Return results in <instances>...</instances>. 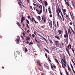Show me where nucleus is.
Listing matches in <instances>:
<instances>
[{"label": "nucleus", "mask_w": 75, "mask_h": 75, "mask_svg": "<svg viewBox=\"0 0 75 75\" xmlns=\"http://www.w3.org/2000/svg\"><path fill=\"white\" fill-rule=\"evenodd\" d=\"M61 61L62 62V63L63 64H62V67L63 68L65 69V67H67V66L66 65V64H65L63 62H62V60H61Z\"/></svg>", "instance_id": "f257e3e1"}, {"label": "nucleus", "mask_w": 75, "mask_h": 75, "mask_svg": "<svg viewBox=\"0 0 75 75\" xmlns=\"http://www.w3.org/2000/svg\"><path fill=\"white\" fill-rule=\"evenodd\" d=\"M66 34L64 35V38H68V32H67V31L66 30L65 31Z\"/></svg>", "instance_id": "f03ea898"}, {"label": "nucleus", "mask_w": 75, "mask_h": 75, "mask_svg": "<svg viewBox=\"0 0 75 75\" xmlns=\"http://www.w3.org/2000/svg\"><path fill=\"white\" fill-rule=\"evenodd\" d=\"M17 44H18V42H20V37H18V38L16 40Z\"/></svg>", "instance_id": "7ed1b4c3"}, {"label": "nucleus", "mask_w": 75, "mask_h": 75, "mask_svg": "<svg viewBox=\"0 0 75 75\" xmlns=\"http://www.w3.org/2000/svg\"><path fill=\"white\" fill-rule=\"evenodd\" d=\"M55 45L57 47H58V41H55Z\"/></svg>", "instance_id": "20e7f679"}, {"label": "nucleus", "mask_w": 75, "mask_h": 75, "mask_svg": "<svg viewBox=\"0 0 75 75\" xmlns=\"http://www.w3.org/2000/svg\"><path fill=\"white\" fill-rule=\"evenodd\" d=\"M41 7V9L40 11V12L38 13V14H41L42 13V6L41 5H40Z\"/></svg>", "instance_id": "39448f33"}, {"label": "nucleus", "mask_w": 75, "mask_h": 75, "mask_svg": "<svg viewBox=\"0 0 75 75\" xmlns=\"http://www.w3.org/2000/svg\"><path fill=\"white\" fill-rule=\"evenodd\" d=\"M49 25H50V27L51 28H52V21H51L50 22V23H49Z\"/></svg>", "instance_id": "423d86ee"}, {"label": "nucleus", "mask_w": 75, "mask_h": 75, "mask_svg": "<svg viewBox=\"0 0 75 75\" xmlns=\"http://www.w3.org/2000/svg\"><path fill=\"white\" fill-rule=\"evenodd\" d=\"M58 32L59 33V35L61 34V32H62V30H58Z\"/></svg>", "instance_id": "0eeeda50"}, {"label": "nucleus", "mask_w": 75, "mask_h": 75, "mask_svg": "<svg viewBox=\"0 0 75 75\" xmlns=\"http://www.w3.org/2000/svg\"><path fill=\"white\" fill-rule=\"evenodd\" d=\"M48 11L50 14H51V13H51V8H50V7L48 8Z\"/></svg>", "instance_id": "6e6552de"}, {"label": "nucleus", "mask_w": 75, "mask_h": 75, "mask_svg": "<svg viewBox=\"0 0 75 75\" xmlns=\"http://www.w3.org/2000/svg\"><path fill=\"white\" fill-rule=\"evenodd\" d=\"M44 65L46 68H48V65L47 64H45Z\"/></svg>", "instance_id": "1a4fd4ad"}, {"label": "nucleus", "mask_w": 75, "mask_h": 75, "mask_svg": "<svg viewBox=\"0 0 75 75\" xmlns=\"http://www.w3.org/2000/svg\"><path fill=\"white\" fill-rule=\"evenodd\" d=\"M66 51L67 52L69 55H70V54H69V50L68 49V48H66Z\"/></svg>", "instance_id": "9d476101"}, {"label": "nucleus", "mask_w": 75, "mask_h": 75, "mask_svg": "<svg viewBox=\"0 0 75 75\" xmlns=\"http://www.w3.org/2000/svg\"><path fill=\"white\" fill-rule=\"evenodd\" d=\"M68 48H69L70 50L71 48V45L69 44V45H68Z\"/></svg>", "instance_id": "9b49d317"}, {"label": "nucleus", "mask_w": 75, "mask_h": 75, "mask_svg": "<svg viewBox=\"0 0 75 75\" xmlns=\"http://www.w3.org/2000/svg\"><path fill=\"white\" fill-rule=\"evenodd\" d=\"M55 37L58 40H60V38H59V37L58 36H55Z\"/></svg>", "instance_id": "f8f14e48"}, {"label": "nucleus", "mask_w": 75, "mask_h": 75, "mask_svg": "<svg viewBox=\"0 0 75 75\" xmlns=\"http://www.w3.org/2000/svg\"><path fill=\"white\" fill-rule=\"evenodd\" d=\"M71 3H72L71 4L72 6H73V7H74V8H75V5H74V3H73V2H71Z\"/></svg>", "instance_id": "ddd939ff"}, {"label": "nucleus", "mask_w": 75, "mask_h": 75, "mask_svg": "<svg viewBox=\"0 0 75 75\" xmlns=\"http://www.w3.org/2000/svg\"><path fill=\"white\" fill-rule=\"evenodd\" d=\"M44 49H45V50H46V51H47V52H48V54L50 53V52L48 50L46 49V48H45Z\"/></svg>", "instance_id": "4468645a"}, {"label": "nucleus", "mask_w": 75, "mask_h": 75, "mask_svg": "<svg viewBox=\"0 0 75 75\" xmlns=\"http://www.w3.org/2000/svg\"><path fill=\"white\" fill-rule=\"evenodd\" d=\"M37 35H39V36H40V37H41V38H44L41 35H40L38 33L37 34Z\"/></svg>", "instance_id": "2eb2a0df"}, {"label": "nucleus", "mask_w": 75, "mask_h": 75, "mask_svg": "<svg viewBox=\"0 0 75 75\" xmlns=\"http://www.w3.org/2000/svg\"><path fill=\"white\" fill-rule=\"evenodd\" d=\"M17 25H18V26H19V27H20L21 26V25H20V23H19L18 22H17Z\"/></svg>", "instance_id": "dca6fc26"}, {"label": "nucleus", "mask_w": 75, "mask_h": 75, "mask_svg": "<svg viewBox=\"0 0 75 75\" xmlns=\"http://www.w3.org/2000/svg\"><path fill=\"white\" fill-rule=\"evenodd\" d=\"M55 60L58 63V64H59V62H58V60H57V59H55Z\"/></svg>", "instance_id": "f3484780"}, {"label": "nucleus", "mask_w": 75, "mask_h": 75, "mask_svg": "<svg viewBox=\"0 0 75 75\" xmlns=\"http://www.w3.org/2000/svg\"><path fill=\"white\" fill-rule=\"evenodd\" d=\"M65 71L66 72V74H67V75H68V71L66 69H65Z\"/></svg>", "instance_id": "a211bd4d"}, {"label": "nucleus", "mask_w": 75, "mask_h": 75, "mask_svg": "<svg viewBox=\"0 0 75 75\" xmlns=\"http://www.w3.org/2000/svg\"><path fill=\"white\" fill-rule=\"evenodd\" d=\"M68 69L69 71H71V68H70V67H69V66L68 65Z\"/></svg>", "instance_id": "6ab92c4d"}, {"label": "nucleus", "mask_w": 75, "mask_h": 75, "mask_svg": "<svg viewBox=\"0 0 75 75\" xmlns=\"http://www.w3.org/2000/svg\"><path fill=\"white\" fill-rule=\"evenodd\" d=\"M63 61L64 62L65 64H67V62L65 61V60H63Z\"/></svg>", "instance_id": "aec40b11"}, {"label": "nucleus", "mask_w": 75, "mask_h": 75, "mask_svg": "<svg viewBox=\"0 0 75 75\" xmlns=\"http://www.w3.org/2000/svg\"><path fill=\"white\" fill-rule=\"evenodd\" d=\"M18 4L20 6V7H22L21 5V4H20V2H18Z\"/></svg>", "instance_id": "412c9836"}, {"label": "nucleus", "mask_w": 75, "mask_h": 75, "mask_svg": "<svg viewBox=\"0 0 75 75\" xmlns=\"http://www.w3.org/2000/svg\"><path fill=\"white\" fill-rule=\"evenodd\" d=\"M45 6H47L48 5V3L47 2H45Z\"/></svg>", "instance_id": "4be33fe9"}, {"label": "nucleus", "mask_w": 75, "mask_h": 75, "mask_svg": "<svg viewBox=\"0 0 75 75\" xmlns=\"http://www.w3.org/2000/svg\"><path fill=\"white\" fill-rule=\"evenodd\" d=\"M24 18H25V17H22L21 19V20H23V21H24Z\"/></svg>", "instance_id": "5701e85b"}, {"label": "nucleus", "mask_w": 75, "mask_h": 75, "mask_svg": "<svg viewBox=\"0 0 75 75\" xmlns=\"http://www.w3.org/2000/svg\"><path fill=\"white\" fill-rule=\"evenodd\" d=\"M43 39L45 41H46V43H48V42L47 41V40H46V39H45V38H43Z\"/></svg>", "instance_id": "b1692460"}, {"label": "nucleus", "mask_w": 75, "mask_h": 75, "mask_svg": "<svg viewBox=\"0 0 75 75\" xmlns=\"http://www.w3.org/2000/svg\"><path fill=\"white\" fill-rule=\"evenodd\" d=\"M26 21L27 23H28V24H30V22H29V21H28V20L26 19Z\"/></svg>", "instance_id": "393cba45"}, {"label": "nucleus", "mask_w": 75, "mask_h": 75, "mask_svg": "<svg viewBox=\"0 0 75 75\" xmlns=\"http://www.w3.org/2000/svg\"><path fill=\"white\" fill-rule=\"evenodd\" d=\"M32 44H33V43L32 42H30L29 44V45H31Z\"/></svg>", "instance_id": "a878e982"}, {"label": "nucleus", "mask_w": 75, "mask_h": 75, "mask_svg": "<svg viewBox=\"0 0 75 75\" xmlns=\"http://www.w3.org/2000/svg\"><path fill=\"white\" fill-rule=\"evenodd\" d=\"M35 41H36V42H39L37 40V38H36V37H35Z\"/></svg>", "instance_id": "bb28decb"}, {"label": "nucleus", "mask_w": 75, "mask_h": 75, "mask_svg": "<svg viewBox=\"0 0 75 75\" xmlns=\"http://www.w3.org/2000/svg\"><path fill=\"white\" fill-rule=\"evenodd\" d=\"M25 51L26 52H27V51H28V50H27V49L26 48H25Z\"/></svg>", "instance_id": "cd10ccee"}, {"label": "nucleus", "mask_w": 75, "mask_h": 75, "mask_svg": "<svg viewBox=\"0 0 75 75\" xmlns=\"http://www.w3.org/2000/svg\"><path fill=\"white\" fill-rule=\"evenodd\" d=\"M57 14L58 16V17H59L60 16H59V13L58 12H57Z\"/></svg>", "instance_id": "c85d7f7f"}, {"label": "nucleus", "mask_w": 75, "mask_h": 75, "mask_svg": "<svg viewBox=\"0 0 75 75\" xmlns=\"http://www.w3.org/2000/svg\"><path fill=\"white\" fill-rule=\"evenodd\" d=\"M71 30H70V29H68V33H69H69H71Z\"/></svg>", "instance_id": "c756f323"}, {"label": "nucleus", "mask_w": 75, "mask_h": 75, "mask_svg": "<svg viewBox=\"0 0 75 75\" xmlns=\"http://www.w3.org/2000/svg\"><path fill=\"white\" fill-rule=\"evenodd\" d=\"M48 59L49 61H50V62H51V59H50V58H49V57H48Z\"/></svg>", "instance_id": "7c9ffc66"}, {"label": "nucleus", "mask_w": 75, "mask_h": 75, "mask_svg": "<svg viewBox=\"0 0 75 75\" xmlns=\"http://www.w3.org/2000/svg\"><path fill=\"white\" fill-rule=\"evenodd\" d=\"M32 22H33V21H34V18H32Z\"/></svg>", "instance_id": "2f4dec72"}, {"label": "nucleus", "mask_w": 75, "mask_h": 75, "mask_svg": "<svg viewBox=\"0 0 75 75\" xmlns=\"http://www.w3.org/2000/svg\"><path fill=\"white\" fill-rule=\"evenodd\" d=\"M61 14L62 16V17H64V16H63V15L62 14V12H61Z\"/></svg>", "instance_id": "473e14b6"}, {"label": "nucleus", "mask_w": 75, "mask_h": 75, "mask_svg": "<svg viewBox=\"0 0 75 75\" xmlns=\"http://www.w3.org/2000/svg\"><path fill=\"white\" fill-rule=\"evenodd\" d=\"M32 35V37H33V38L35 37V35H34V34H33Z\"/></svg>", "instance_id": "72a5a7b5"}, {"label": "nucleus", "mask_w": 75, "mask_h": 75, "mask_svg": "<svg viewBox=\"0 0 75 75\" xmlns=\"http://www.w3.org/2000/svg\"><path fill=\"white\" fill-rule=\"evenodd\" d=\"M66 4H67V6H69V3H68V2H67Z\"/></svg>", "instance_id": "f704fd0d"}, {"label": "nucleus", "mask_w": 75, "mask_h": 75, "mask_svg": "<svg viewBox=\"0 0 75 75\" xmlns=\"http://www.w3.org/2000/svg\"><path fill=\"white\" fill-rule=\"evenodd\" d=\"M62 60H65V57H64L63 58H62Z\"/></svg>", "instance_id": "c9c22d12"}, {"label": "nucleus", "mask_w": 75, "mask_h": 75, "mask_svg": "<svg viewBox=\"0 0 75 75\" xmlns=\"http://www.w3.org/2000/svg\"><path fill=\"white\" fill-rule=\"evenodd\" d=\"M59 13H62V12H61V10H59Z\"/></svg>", "instance_id": "e433bc0d"}, {"label": "nucleus", "mask_w": 75, "mask_h": 75, "mask_svg": "<svg viewBox=\"0 0 75 75\" xmlns=\"http://www.w3.org/2000/svg\"><path fill=\"white\" fill-rule=\"evenodd\" d=\"M71 50H72V51L73 52L74 54L75 52H74V49H73V48H71Z\"/></svg>", "instance_id": "4c0bfd02"}, {"label": "nucleus", "mask_w": 75, "mask_h": 75, "mask_svg": "<svg viewBox=\"0 0 75 75\" xmlns=\"http://www.w3.org/2000/svg\"><path fill=\"white\" fill-rule=\"evenodd\" d=\"M38 63H39V65L40 66H41V63H40L39 62H38Z\"/></svg>", "instance_id": "58836bf2"}, {"label": "nucleus", "mask_w": 75, "mask_h": 75, "mask_svg": "<svg viewBox=\"0 0 75 75\" xmlns=\"http://www.w3.org/2000/svg\"><path fill=\"white\" fill-rule=\"evenodd\" d=\"M72 32H73V34H74V35H75V32H74V30H72Z\"/></svg>", "instance_id": "ea45409f"}, {"label": "nucleus", "mask_w": 75, "mask_h": 75, "mask_svg": "<svg viewBox=\"0 0 75 75\" xmlns=\"http://www.w3.org/2000/svg\"><path fill=\"white\" fill-rule=\"evenodd\" d=\"M26 25H27V27H28V28H30L29 27V26H28V24H26Z\"/></svg>", "instance_id": "a19ab883"}, {"label": "nucleus", "mask_w": 75, "mask_h": 75, "mask_svg": "<svg viewBox=\"0 0 75 75\" xmlns=\"http://www.w3.org/2000/svg\"><path fill=\"white\" fill-rule=\"evenodd\" d=\"M50 42L51 44H52V40H50Z\"/></svg>", "instance_id": "79ce46f5"}, {"label": "nucleus", "mask_w": 75, "mask_h": 75, "mask_svg": "<svg viewBox=\"0 0 75 75\" xmlns=\"http://www.w3.org/2000/svg\"><path fill=\"white\" fill-rule=\"evenodd\" d=\"M21 38H22L23 40H24V38H23V37L22 35H21Z\"/></svg>", "instance_id": "37998d69"}, {"label": "nucleus", "mask_w": 75, "mask_h": 75, "mask_svg": "<svg viewBox=\"0 0 75 75\" xmlns=\"http://www.w3.org/2000/svg\"><path fill=\"white\" fill-rule=\"evenodd\" d=\"M28 18H30V20H31V18H30V16H28Z\"/></svg>", "instance_id": "c03bdc74"}, {"label": "nucleus", "mask_w": 75, "mask_h": 75, "mask_svg": "<svg viewBox=\"0 0 75 75\" xmlns=\"http://www.w3.org/2000/svg\"><path fill=\"white\" fill-rule=\"evenodd\" d=\"M67 18L68 20H69V16H68Z\"/></svg>", "instance_id": "a18cd8bd"}, {"label": "nucleus", "mask_w": 75, "mask_h": 75, "mask_svg": "<svg viewBox=\"0 0 75 75\" xmlns=\"http://www.w3.org/2000/svg\"><path fill=\"white\" fill-rule=\"evenodd\" d=\"M34 21H35V23H36V24L37 23H38V22H37L36 21H35V20H34Z\"/></svg>", "instance_id": "49530a36"}, {"label": "nucleus", "mask_w": 75, "mask_h": 75, "mask_svg": "<svg viewBox=\"0 0 75 75\" xmlns=\"http://www.w3.org/2000/svg\"><path fill=\"white\" fill-rule=\"evenodd\" d=\"M66 11H67V10L66 9L63 10V11H64V12H66Z\"/></svg>", "instance_id": "de8ad7c7"}, {"label": "nucleus", "mask_w": 75, "mask_h": 75, "mask_svg": "<svg viewBox=\"0 0 75 75\" xmlns=\"http://www.w3.org/2000/svg\"><path fill=\"white\" fill-rule=\"evenodd\" d=\"M51 68L52 70H53V71L54 70V68H53V67H51Z\"/></svg>", "instance_id": "09e8293b"}, {"label": "nucleus", "mask_w": 75, "mask_h": 75, "mask_svg": "<svg viewBox=\"0 0 75 75\" xmlns=\"http://www.w3.org/2000/svg\"><path fill=\"white\" fill-rule=\"evenodd\" d=\"M41 75H45V74H44V73H41Z\"/></svg>", "instance_id": "8fccbe9b"}, {"label": "nucleus", "mask_w": 75, "mask_h": 75, "mask_svg": "<svg viewBox=\"0 0 75 75\" xmlns=\"http://www.w3.org/2000/svg\"><path fill=\"white\" fill-rule=\"evenodd\" d=\"M50 17H52V15H50Z\"/></svg>", "instance_id": "3c124183"}, {"label": "nucleus", "mask_w": 75, "mask_h": 75, "mask_svg": "<svg viewBox=\"0 0 75 75\" xmlns=\"http://www.w3.org/2000/svg\"><path fill=\"white\" fill-rule=\"evenodd\" d=\"M69 24H70V25H72V23L71 22H70L69 23Z\"/></svg>", "instance_id": "603ef678"}, {"label": "nucleus", "mask_w": 75, "mask_h": 75, "mask_svg": "<svg viewBox=\"0 0 75 75\" xmlns=\"http://www.w3.org/2000/svg\"><path fill=\"white\" fill-rule=\"evenodd\" d=\"M30 8H31V9H32V10H33V8H32V6H30Z\"/></svg>", "instance_id": "864d4df0"}, {"label": "nucleus", "mask_w": 75, "mask_h": 75, "mask_svg": "<svg viewBox=\"0 0 75 75\" xmlns=\"http://www.w3.org/2000/svg\"><path fill=\"white\" fill-rule=\"evenodd\" d=\"M44 17H43V16L42 17V20H44Z\"/></svg>", "instance_id": "5fc2aeb1"}, {"label": "nucleus", "mask_w": 75, "mask_h": 75, "mask_svg": "<svg viewBox=\"0 0 75 75\" xmlns=\"http://www.w3.org/2000/svg\"><path fill=\"white\" fill-rule=\"evenodd\" d=\"M27 32L28 33H30V30H28Z\"/></svg>", "instance_id": "6e6d98bb"}, {"label": "nucleus", "mask_w": 75, "mask_h": 75, "mask_svg": "<svg viewBox=\"0 0 75 75\" xmlns=\"http://www.w3.org/2000/svg\"><path fill=\"white\" fill-rule=\"evenodd\" d=\"M66 17H68V15H67V14H66Z\"/></svg>", "instance_id": "4d7b16f0"}, {"label": "nucleus", "mask_w": 75, "mask_h": 75, "mask_svg": "<svg viewBox=\"0 0 75 75\" xmlns=\"http://www.w3.org/2000/svg\"><path fill=\"white\" fill-rule=\"evenodd\" d=\"M44 22H45L46 21V20H45V18L44 20Z\"/></svg>", "instance_id": "13d9d810"}, {"label": "nucleus", "mask_w": 75, "mask_h": 75, "mask_svg": "<svg viewBox=\"0 0 75 75\" xmlns=\"http://www.w3.org/2000/svg\"><path fill=\"white\" fill-rule=\"evenodd\" d=\"M34 34H35V35H36V32L35 31V32H34Z\"/></svg>", "instance_id": "bf43d9fd"}, {"label": "nucleus", "mask_w": 75, "mask_h": 75, "mask_svg": "<svg viewBox=\"0 0 75 75\" xmlns=\"http://www.w3.org/2000/svg\"><path fill=\"white\" fill-rule=\"evenodd\" d=\"M23 21H23V20H21V23H22V24H23Z\"/></svg>", "instance_id": "052dcab7"}, {"label": "nucleus", "mask_w": 75, "mask_h": 75, "mask_svg": "<svg viewBox=\"0 0 75 75\" xmlns=\"http://www.w3.org/2000/svg\"><path fill=\"white\" fill-rule=\"evenodd\" d=\"M45 56L46 57H47V54H45Z\"/></svg>", "instance_id": "680f3d73"}, {"label": "nucleus", "mask_w": 75, "mask_h": 75, "mask_svg": "<svg viewBox=\"0 0 75 75\" xmlns=\"http://www.w3.org/2000/svg\"><path fill=\"white\" fill-rule=\"evenodd\" d=\"M33 5H34V6H37V4H33Z\"/></svg>", "instance_id": "e2e57ef3"}, {"label": "nucleus", "mask_w": 75, "mask_h": 75, "mask_svg": "<svg viewBox=\"0 0 75 75\" xmlns=\"http://www.w3.org/2000/svg\"><path fill=\"white\" fill-rule=\"evenodd\" d=\"M38 18L40 19H41V17L40 16H38Z\"/></svg>", "instance_id": "0e129e2a"}, {"label": "nucleus", "mask_w": 75, "mask_h": 75, "mask_svg": "<svg viewBox=\"0 0 75 75\" xmlns=\"http://www.w3.org/2000/svg\"><path fill=\"white\" fill-rule=\"evenodd\" d=\"M23 35H25V34H24V32L23 33Z\"/></svg>", "instance_id": "69168bd1"}, {"label": "nucleus", "mask_w": 75, "mask_h": 75, "mask_svg": "<svg viewBox=\"0 0 75 75\" xmlns=\"http://www.w3.org/2000/svg\"><path fill=\"white\" fill-rule=\"evenodd\" d=\"M57 25L58 26V21H57Z\"/></svg>", "instance_id": "338daca9"}, {"label": "nucleus", "mask_w": 75, "mask_h": 75, "mask_svg": "<svg viewBox=\"0 0 75 75\" xmlns=\"http://www.w3.org/2000/svg\"><path fill=\"white\" fill-rule=\"evenodd\" d=\"M54 27H56V24H54Z\"/></svg>", "instance_id": "774afa93"}]
</instances>
